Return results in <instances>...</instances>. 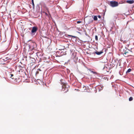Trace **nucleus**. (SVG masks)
<instances>
[{
    "label": "nucleus",
    "mask_w": 134,
    "mask_h": 134,
    "mask_svg": "<svg viewBox=\"0 0 134 134\" xmlns=\"http://www.w3.org/2000/svg\"><path fill=\"white\" fill-rule=\"evenodd\" d=\"M123 53L124 56L127 57L131 56L132 52L125 48V49H124Z\"/></svg>",
    "instance_id": "nucleus-1"
},
{
    "label": "nucleus",
    "mask_w": 134,
    "mask_h": 134,
    "mask_svg": "<svg viewBox=\"0 0 134 134\" xmlns=\"http://www.w3.org/2000/svg\"><path fill=\"white\" fill-rule=\"evenodd\" d=\"M68 86L65 83H64L62 86V91H64V93H66L68 92L69 90V88Z\"/></svg>",
    "instance_id": "nucleus-2"
},
{
    "label": "nucleus",
    "mask_w": 134,
    "mask_h": 134,
    "mask_svg": "<svg viewBox=\"0 0 134 134\" xmlns=\"http://www.w3.org/2000/svg\"><path fill=\"white\" fill-rule=\"evenodd\" d=\"M110 5L112 7H116L118 6V3L115 1H111L110 2Z\"/></svg>",
    "instance_id": "nucleus-3"
},
{
    "label": "nucleus",
    "mask_w": 134,
    "mask_h": 134,
    "mask_svg": "<svg viewBox=\"0 0 134 134\" xmlns=\"http://www.w3.org/2000/svg\"><path fill=\"white\" fill-rule=\"evenodd\" d=\"M37 47L36 44L35 42H33L32 43L31 46H30V48H32L34 49L35 48Z\"/></svg>",
    "instance_id": "nucleus-4"
},
{
    "label": "nucleus",
    "mask_w": 134,
    "mask_h": 134,
    "mask_svg": "<svg viewBox=\"0 0 134 134\" xmlns=\"http://www.w3.org/2000/svg\"><path fill=\"white\" fill-rule=\"evenodd\" d=\"M38 30V28L34 26L32 27L31 31L32 33L36 32Z\"/></svg>",
    "instance_id": "nucleus-5"
},
{
    "label": "nucleus",
    "mask_w": 134,
    "mask_h": 134,
    "mask_svg": "<svg viewBox=\"0 0 134 134\" xmlns=\"http://www.w3.org/2000/svg\"><path fill=\"white\" fill-rule=\"evenodd\" d=\"M30 62L31 63H34L35 62V59L33 58H31L30 59Z\"/></svg>",
    "instance_id": "nucleus-6"
},
{
    "label": "nucleus",
    "mask_w": 134,
    "mask_h": 134,
    "mask_svg": "<svg viewBox=\"0 0 134 134\" xmlns=\"http://www.w3.org/2000/svg\"><path fill=\"white\" fill-rule=\"evenodd\" d=\"M103 52H102V51L99 52H98V51H96L94 53H95L98 55H99L100 54H101Z\"/></svg>",
    "instance_id": "nucleus-7"
},
{
    "label": "nucleus",
    "mask_w": 134,
    "mask_h": 134,
    "mask_svg": "<svg viewBox=\"0 0 134 134\" xmlns=\"http://www.w3.org/2000/svg\"><path fill=\"white\" fill-rule=\"evenodd\" d=\"M103 88V86L102 85L99 86L98 87V90L99 91H100L101 90H102Z\"/></svg>",
    "instance_id": "nucleus-8"
},
{
    "label": "nucleus",
    "mask_w": 134,
    "mask_h": 134,
    "mask_svg": "<svg viewBox=\"0 0 134 134\" xmlns=\"http://www.w3.org/2000/svg\"><path fill=\"white\" fill-rule=\"evenodd\" d=\"M126 2L127 3L131 4L134 3V1L132 0H127L126 1Z\"/></svg>",
    "instance_id": "nucleus-9"
},
{
    "label": "nucleus",
    "mask_w": 134,
    "mask_h": 134,
    "mask_svg": "<svg viewBox=\"0 0 134 134\" xmlns=\"http://www.w3.org/2000/svg\"><path fill=\"white\" fill-rule=\"evenodd\" d=\"M93 19L94 20H97V16H94L93 18Z\"/></svg>",
    "instance_id": "nucleus-10"
},
{
    "label": "nucleus",
    "mask_w": 134,
    "mask_h": 134,
    "mask_svg": "<svg viewBox=\"0 0 134 134\" xmlns=\"http://www.w3.org/2000/svg\"><path fill=\"white\" fill-rule=\"evenodd\" d=\"M131 69H129L127 70L126 71V73H129V72H130V71H131Z\"/></svg>",
    "instance_id": "nucleus-11"
},
{
    "label": "nucleus",
    "mask_w": 134,
    "mask_h": 134,
    "mask_svg": "<svg viewBox=\"0 0 134 134\" xmlns=\"http://www.w3.org/2000/svg\"><path fill=\"white\" fill-rule=\"evenodd\" d=\"M133 99V98L132 97H131L129 98V101H131Z\"/></svg>",
    "instance_id": "nucleus-12"
},
{
    "label": "nucleus",
    "mask_w": 134,
    "mask_h": 134,
    "mask_svg": "<svg viewBox=\"0 0 134 134\" xmlns=\"http://www.w3.org/2000/svg\"><path fill=\"white\" fill-rule=\"evenodd\" d=\"M95 39L96 41L98 40V36L97 35H96L95 36Z\"/></svg>",
    "instance_id": "nucleus-13"
},
{
    "label": "nucleus",
    "mask_w": 134,
    "mask_h": 134,
    "mask_svg": "<svg viewBox=\"0 0 134 134\" xmlns=\"http://www.w3.org/2000/svg\"><path fill=\"white\" fill-rule=\"evenodd\" d=\"M9 59V58H8V57H5V59H4V60H7L8 59Z\"/></svg>",
    "instance_id": "nucleus-14"
},
{
    "label": "nucleus",
    "mask_w": 134,
    "mask_h": 134,
    "mask_svg": "<svg viewBox=\"0 0 134 134\" xmlns=\"http://www.w3.org/2000/svg\"><path fill=\"white\" fill-rule=\"evenodd\" d=\"M32 2L33 7H34V0H32Z\"/></svg>",
    "instance_id": "nucleus-15"
},
{
    "label": "nucleus",
    "mask_w": 134,
    "mask_h": 134,
    "mask_svg": "<svg viewBox=\"0 0 134 134\" xmlns=\"http://www.w3.org/2000/svg\"><path fill=\"white\" fill-rule=\"evenodd\" d=\"M10 77L12 79H14V78L13 77H12L13 76V74H10Z\"/></svg>",
    "instance_id": "nucleus-16"
},
{
    "label": "nucleus",
    "mask_w": 134,
    "mask_h": 134,
    "mask_svg": "<svg viewBox=\"0 0 134 134\" xmlns=\"http://www.w3.org/2000/svg\"><path fill=\"white\" fill-rule=\"evenodd\" d=\"M39 71L37 70L36 72V73H35L36 75H37L38 74H39Z\"/></svg>",
    "instance_id": "nucleus-17"
},
{
    "label": "nucleus",
    "mask_w": 134,
    "mask_h": 134,
    "mask_svg": "<svg viewBox=\"0 0 134 134\" xmlns=\"http://www.w3.org/2000/svg\"><path fill=\"white\" fill-rule=\"evenodd\" d=\"M82 22L81 21H77V24H79V23H81Z\"/></svg>",
    "instance_id": "nucleus-18"
},
{
    "label": "nucleus",
    "mask_w": 134,
    "mask_h": 134,
    "mask_svg": "<svg viewBox=\"0 0 134 134\" xmlns=\"http://www.w3.org/2000/svg\"><path fill=\"white\" fill-rule=\"evenodd\" d=\"M91 72H92V73H93V74H97V72H94V71H91Z\"/></svg>",
    "instance_id": "nucleus-19"
},
{
    "label": "nucleus",
    "mask_w": 134,
    "mask_h": 134,
    "mask_svg": "<svg viewBox=\"0 0 134 134\" xmlns=\"http://www.w3.org/2000/svg\"><path fill=\"white\" fill-rule=\"evenodd\" d=\"M98 17L99 18H101V16H100V15H98Z\"/></svg>",
    "instance_id": "nucleus-20"
},
{
    "label": "nucleus",
    "mask_w": 134,
    "mask_h": 134,
    "mask_svg": "<svg viewBox=\"0 0 134 134\" xmlns=\"http://www.w3.org/2000/svg\"><path fill=\"white\" fill-rule=\"evenodd\" d=\"M37 70L38 71H41V70L40 69H37Z\"/></svg>",
    "instance_id": "nucleus-21"
},
{
    "label": "nucleus",
    "mask_w": 134,
    "mask_h": 134,
    "mask_svg": "<svg viewBox=\"0 0 134 134\" xmlns=\"http://www.w3.org/2000/svg\"><path fill=\"white\" fill-rule=\"evenodd\" d=\"M47 12H48V13H49V11L48 10H47Z\"/></svg>",
    "instance_id": "nucleus-22"
},
{
    "label": "nucleus",
    "mask_w": 134,
    "mask_h": 134,
    "mask_svg": "<svg viewBox=\"0 0 134 134\" xmlns=\"http://www.w3.org/2000/svg\"><path fill=\"white\" fill-rule=\"evenodd\" d=\"M68 36H71L70 35H68Z\"/></svg>",
    "instance_id": "nucleus-23"
},
{
    "label": "nucleus",
    "mask_w": 134,
    "mask_h": 134,
    "mask_svg": "<svg viewBox=\"0 0 134 134\" xmlns=\"http://www.w3.org/2000/svg\"><path fill=\"white\" fill-rule=\"evenodd\" d=\"M45 14H46V15H47V13H46Z\"/></svg>",
    "instance_id": "nucleus-24"
},
{
    "label": "nucleus",
    "mask_w": 134,
    "mask_h": 134,
    "mask_svg": "<svg viewBox=\"0 0 134 134\" xmlns=\"http://www.w3.org/2000/svg\"><path fill=\"white\" fill-rule=\"evenodd\" d=\"M92 22H93V21H92Z\"/></svg>",
    "instance_id": "nucleus-25"
}]
</instances>
